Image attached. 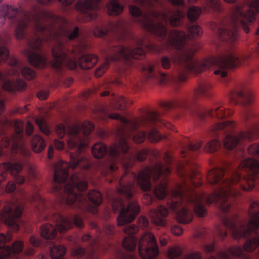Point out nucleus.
<instances>
[{
  "mask_svg": "<svg viewBox=\"0 0 259 259\" xmlns=\"http://www.w3.org/2000/svg\"><path fill=\"white\" fill-rule=\"evenodd\" d=\"M212 88L211 83L208 82H203L199 83L195 89V94L196 96L206 95Z\"/></svg>",
  "mask_w": 259,
  "mask_h": 259,
  "instance_id": "46",
  "label": "nucleus"
},
{
  "mask_svg": "<svg viewBox=\"0 0 259 259\" xmlns=\"http://www.w3.org/2000/svg\"><path fill=\"white\" fill-rule=\"evenodd\" d=\"M98 61L97 57L94 54H85L81 56L78 60V65L83 69L92 68Z\"/></svg>",
  "mask_w": 259,
  "mask_h": 259,
  "instance_id": "29",
  "label": "nucleus"
},
{
  "mask_svg": "<svg viewBox=\"0 0 259 259\" xmlns=\"http://www.w3.org/2000/svg\"><path fill=\"white\" fill-rule=\"evenodd\" d=\"M187 36L184 31L172 30L168 39L167 43L177 49H182L186 44Z\"/></svg>",
  "mask_w": 259,
  "mask_h": 259,
  "instance_id": "23",
  "label": "nucleus"
},
{
  "mask_svg": "<svg viewBox=\"0 0 259 259\" xmlns=\"http://www.w3.org/2000/svg\"><path fill=\"white\" fill-rule=\"evenodd\" d=\"M112 208L114 213L120 211L117 218L118 226H123L131 222L140 211V206L136 202L130 203L125 208L124 202L122 198H116L113 200Z\"/></svg>",
  "mask_w": 259,
  "mask_h": 259,
  "instance_id": "10",
  "label": "nucleus"
},
{
  "mask_svg": "<svg viewBox=\"0 0 259 259\" xmlns=\"http://www.w3.org/2000/svg\"><path fill=\"white\" fill-rule=\"evenodd\" d=\"M107 152L106 145L102 143H96L92 148V153L97 158L103 157Z\"/></svg>",
  "mask_w": 259,
  "mask_h": 259,
  "instance_id": "39",
  "label": "nucleus"
},
{
  "mask_svg": "<svg viewBox=\"0 0 259 259\" xmlns=\"http://www.w3.org/2000/svg\"><path fill=\"white\" fill-rule=\"evenodd\" d=\"M149 215L151 218L152 222L154 224L158 226H163L166 225L165 220L163 218L168 216V211L166 207L163 206H159L157 209H151Z\"/></svg>",
  "mask_w": 259,
  "mask_h": 259,
  "instance_id": "24",
  "label": "nucleus"
},
{
  "mask_svg": "<svg viewBox=\"0 0 259 259\" xmlns=\"http://www.w3.org/2000/svg\"><path fill=\"white\" fill-rule=\"evenodd\" d=\"M41 235L46 239H53L56 235V230L52 225L45 224L41 227Z\"/></svg>",
  "mask_w": 259,
  "mask_h": 259,
  "instance_id": "36",
  "label": "nucleus"
},
{
  "mask_svg": "<svg viewBox=\"0 0 259 259\" xmlns=\"http://www.w3.org/2000/svg\"><path fill=\"white\" fill-rule=\"evenodd\" d=\"M201 253L200 252L194 251L185 254L182 259H201Z\"/></svg>",
  "mask_w": 259,
  "mask_h": 259,
  "instance_id": "64",
  "label": "nucleus"
},
{
  "mask_svg": "<svg viewBox=\"0 0 259 259\" xmlns=\"http://www.w3.org/2000/svg\"><path fill=\"white\" fill-rule=\"evenodd\" d=\"M88 198L89 200L95 206H99L101 203V194L98 191L92 190L89 192Z\"/></svg>",
  "mask_w": 259,
  "mask_h": 259,
  "instance_id": "50",
  "label": "nucleus"
},
{
  "mask_svg": "<svg viewBox=\"0 0 259 259\" xmlns=\"http://www.w3.org/2000/svg\"><path fill=\"white\" fill-rule=\"evenodd\" d=\"M249 9L244 6L237 7L233 12L232 18L235 21H239L247 33L249 32V25L256 19L255 15L259 13V0H253L249 4Z\"/></svg>",
  "mask_w": 259,
  "mask_h": 259,
  "instance_id": "7",
  "label": "nucleus"
},
{
  "mask_svg": "<svg viewBox=\"0 0 259 259\" xmlns=\"http://www.w3.org/2000/svg\"><path fill=\"white\" fill-rule=\"evenodd\" d=\"M230 102L233 104H236L238 102V98L243 100L245 104L251 103L253 100V94L252 92L248 89L237 88L230 93Z\"/></svg>",
  "mask_w": 259,
  "mask_h": 259,
  "instance_id": "22",
  "label": "nucleus"
},
{
  "mask_svg": "<svg viewBox=\"0 0 259 259\" xmlns=\"http://www.w3.org/2000/svg\"><path fill=\"white\" fill-rule=\"evenodd\" d=\"M131 130H126L124 134H121L118 132V134L121 136V138L119 140L118 145L116 143L111 145L108 153L110 158L108 160L106 167L108 169V172H112L118 169V163L119 159L118 158L119 155L118 148H120L123 153H126L130 149V145L126 139L130 135V132Z\"/></svg>",
  "mask_w": 259,
  "mask_h": 259,
  "instance_id": "12",
  "label": "nucleus"
},
{
  "mask_svg": "<svg viewBox=\"0 0 259 259\" xmlns=\"http://www.w3.org/2000/svg\"><path fill=\"white\" fill-rule=\"evenodd\" d=\"M155 196L158 199H163L167 194L166 183L164 180L162 183L156 185L154 190Z\"/></svg>",
  "mask_w": 259,
  "mask_h": 259,
  "instance_id": "44",
  "label": "nucleus"
},
{
  "mask_svg": "<svg viewBox=\"0 0 259 259\" xmlns=\"http://www.w3.org/2000/svg\"><path fill=\"white\" fill-rule=\"evenodd\" d=\"M207 113L208 116L216 120L215 123L210 127L211 131H217L227 126H231V125L233 123L232 121H217L225 118L232 114V112L227 109L223 104L214 106L212 109L208 110Z\"/></svg>",
  "mask_w": 259,
  "mask_h": 259,
  "instance_id": "15",
  "label": "nucleus"
},
{
  "mask_svg": "<svg viewBox=\"0 0 259 259\" xmlns=\"http://www.w3.org/2000/svg\"><path fill=\"white\" fill-rule=\"evenodd\" d=\"M247 152L251 156L259 157V143H254L250 145L248 147Z\"/></svg>",
  "mask_w": 259,
  "mask_h": 259,
  "instance_id": "57",
  "label": "nucleus"
},
{
  "mask_svg": "<svg viewBox=\"0 0 259 259\" xmlns=\"http://www.w3.org/2000/svg\"><path fill=\"white\" fill-rule=\"evenodd\" d=\"M240 63V60L234 53H229L217 59L215 64L219 69L214 71V73L224 77L227 75L226 69L237 66Z\"/></svg>",
  "mask_w": 259,
  "mask_h": 259,
  "instance_id": "18",
  "label": "nucleus"
},
{
  "mask_svg": "<svg viewBox=\"0 0 259 259\" xmlns=\"http://www.w3.org/2000/svg\"><path fill=\"white\" fill-rule=\"evenodd\" d=\"M240 166L248 171L246 177H242L238 170L232 171L226 175H224V171L221 168L213 169L208 171L207 176L208 183L211 185L218 184V190L209 195L206 200L207 204L219 202L220 209L226 212L231 206L228 201L229 196H240L239 188L244 191L253 189L255 181L259 178V162L255 159L249 158L242 161Z\"/></svg>",
  "mask_w": 259,
  "mask_h": 259,
  "instance_id": "1",
  "label": "nucleus"
},
{
  "mask_svg": "<svg viewBox=\"0 0 259 259\" xmlns=\"http://www.w3.org/2000/svg\"><path fill=\"white\" fill-rule=\"evenodd\" d=\"M177 173L180 176L186 177L189 179H192L195 175L194 171H188V170L184 167L183 164H180L178 166Z\"/></svg>",
  "mask_w": 259,
  "mask_h": 259,
  "instance_id": "51",
  "label": "nucleus"
},
{
  "mask_svg": "<svg viewBox=\"0 0 259 259\" xmlns=\"http://www.w3.org/2000/svg\"><path fill=\"white\" fill-rule=\"evenodd\" d=\"M108 117L121 121L122 127L118 131L121 134H124L126 130H134L141 126L148 125L150 122H155L158 119V115L155 112H150L144 117L132 120H127L116 113L109 114Z\"/></svg>",
  "mask_w": 259,
  "mask_h": 259,
  "instance_id": "14",
  "label": "nucleus"
},
{
  "mask_svg": "<svg viewBox=\"0 0 259 259\" xmlns=\"http://www.w3.org/2000/svg\"><path fill=\"white\" fill-rule=\"evenodd\" d=\"M177 220L182 224H188L192 220L191 211L187 208V205L184 204L182 208L177 212Z\"/></svg>",
  "mask_w": 259,
  "mask_h": 259,
  "instance_id": "31",
  "label": "nucleus"
},
{
  "mask_svg": "<svg viewBox=\"0 0 259 259\" xmlns=\"http://www.w3.org/2000/svg\"><path fill=\"white\" fill-rule=\"evenodd\" d=\"M127 104H132V102H127L123 96H120L116 99L113 103L114 108L119 110H124L126 107Z\"/></svg>",
  "mask_w": 259,
  "mask_h": 259,
  "instance_id": "52",
  "label": "nucleus"
},
{
  "mask_svg": "<svg viewBox=\"0 0 259 259\" xmlns=\"http://www.w3.org/2000/svg\"><path fill=\"white\" fill-rule=\"evenodd\" d=\"M196 50L193 47H189L185 49L180 54L177 55L176 57H172L171 59L174 63L177 61L185 64L186 69L195 73H199L203 71L209 67L207 61L198 62L192 59V56Z\"/></svg>",
  "mask_w": 259,
  "mask_h": 259,
  "instance_id": "13",
  "label": "nucleus"
},
{
  "mask_svg": "<svg viewBox=\"0 0 259 259\" xmlns=\"http://www.w3.org/2000/svg\"><path fill=\"white\" fill-rule=\"evenodd\" d=\"M94 128V126L92 123L88 121L83 122L81 125V129L85 135L90 134Z\"/></svg>",
  "mask_w": 259,
  "mask_h": 259,
  "instance_id": "63",
  "label": "nucleus"
},
{
  "mask_svg": "<svg viewBox=\"0 0 259 259\" xmlns=\"http://www.w3.org/2000/svg\"><path fill=\"white\" fill-rule=\"evenodd\" d=\"M67 133L68 138L67 144L69 149L77 148V152H79L82 148L88 146L89 140L86 137L81 136L78 125L70 127Z\"/></svg>",
  "mask_w": 259,
  "mask_h": 259,
  "instance_id": "17",
  "label": "nucleus"
},
{
  "mask_svg": "<svg viewBox=\"0 0 259 259\" xmlns=\"http://www.w3.org/2000/svg\"><path fill=\"white\" fill-rule=\"evenodd\" d=\"M143 71L145 73L147 77L153 78L154 77L153 73L154 65L152 64H146L143 67Z\"/></svg>",
  "mask_w": 259,
  "mask_h": 259,
  "instance_id": "61",
  "label": "nucleus"
},
{
  "mask_svg": "<svg viewBox=\"0 0 259 259\" xmlns=\"http://www.w3.org/2000/svg\"><path fill=\"white\" fill-rule=\"evenodd\" d=\"M148 151L146 148L141 149L136 154V158L131 155L127 159L122 160V164L123 168L125 169L131 168L134 164L136 160L138 161H143L147 157Z\"/></svg>",
  "mask_w": 259,
  "mask_h": 259,
  "instance_id": "28",
  "label": "nucleus"
},
{
  "mask_svg": "<svg viewBox=\"0 0 259 259\" xmlns=\"http://www.w3.org/2000/svg\"><path fill=\"white\" fill-rule=\"evenodd\" d=\"M220 147V142L217 139L208 141L203 147V150L207 153H212L217 151Z\"/></svg>",
  "mask_w": 259,
  "mask_h": 259,
  "instance_id": "47",
  "label": "nucleus"
},
{
  "mask_svg": "<svg viewBox=\"0 0 259 259\" xmlns=\"http://www.w3.org/2000/svg\"><path fill=\"white\" fill-rule=\"evenodd\" d=\"M31 145L32 150L34 152L39 153L44 148L45 144L41 137L35 135L32 139Z\"/></svg>",
  "mask_w": 259,
  "mask_h": 259,
  "instance_id": "42",
  "label": "nucleus"
},
{
  "mask_svg": "<svg viewBox=\"0 0 259 259\" xmlns=\"http://www.w3.org/2000/svg\"><path fill=\"white\" fill-rule=\"evenodd\" d=\"M259 246V236L255 235L247 239L243 244V248L246 253L254 252Z\"/></svg>",
  "mask_w": 259,
  "mask_h": 259,
  "instance_id": "33",
  "label": "nucleus"
},
{
  "mask_svg": "<svg viewBox=\"0 0 259 259\" xmlns=\"http://www.w3.org/2000/svg\"><path fill=\"white\" fill-rule=\"evenodd\" d=\"M22 76L27 79H32L35 77V72L29 67H24L21 70Z\"/></svg>",
  "mask_w": 259,
  "mask_h": 259,
  "instance_id": "59",
  "label": "nucleus"
},
{
  "mask_svg": "<svg viewBox=\"0 0 259 259\" xmlns=\"http://www.w3.org/2000/svg\"><path fill=\"white\" fill-rule=\"evenodd\" d=\"M144 46V39H138L136 47L132 49L122 45L115 46L108 51L105 62L102 64L95 72L96 77L101 76L107 70L111 61H118L120 59L128 60L131 58L140 59L144 57L145 52L143 47Z\"/></svg>",
  "mask_w": 259,
  "mask_h": 259,
  "instance_id": "4",
  "label": "nucleus"
},
{
  "mask_svg": "<svg viewBox=\"0 0 259 259\" xmlns=\"http://www.w3.org/2000/svg\"><path fill=\"white\" fill-rule=\"evenodd\" d=\"M51 220L55 222L56 229L60 233H64L71 228V221L67 217L57 213L53 214Z\"/></svg>",
  "mask_w": 259,
  "mask_h": 259,
  "instance_id": "25",
  "label": "nucleus"
},
{
  "mask_svg": "<svg viewBox=\"0 0 259 259\" xmlns=\"http://www.w3.org/2000/svg\"><path fill=\"white\" fill-rule=\"evenodd\" d=\"M1 169L3 171H9L12 175H15L21 171L22 165L18 162H7L1 166Z\"/></svg>",
  "mask_w": 259,
  "mask_h": 259,
  "instance_id": "35",
  "label": "nucleus"
},
{
  "mask_svg": "<svg viewBox=\"0 0 259 259\" xmlns=\"http://www.w3.org/2000/svg\"><path fill=\"white\" fill-rule=\"evenodd\" d=\"M218 33L219 38L223 40L233 42L238 38V33L236 28L229 30L219 29L218 30Z\"/></svg>",
  "mask_w": 259,
  "mask_h": 259,
  "instance_id": "32",
  "label": "nucleus"
},
{
  "mask_svg": "<svg viewBox=\"0 0 259 259\" xmlns=\"http://www.w3.org/2000/svg\"><path fill=\"white\" fill-rule=\"evenodd\" d=\"M170 172L171 170L168 166L164 165L160 162H157L152 168L147 167L141 170L137 176L134 173H125L120 180L121 187L118 189V192L128 199L132 197L135 187L134 183L130 182V179L136 181L141 189L146 191L151 188V177H152L154 181H156L161 175L167 176Z\"/></svg>",
  "mask_w": 259,
  "mask_h": 259,
  "instance_id": "3",
  "label": "nucleus"
},
{
  "mask_svg": "<svg viewBox=\"0 0 259 259\" xmlns=\"http://www.w3.org/2000/svg\"><path fill=\"white\" fill-rule=\"evenodd\" d=\"M18 13V10L11 5H3L0 7V15L8 19L14 17Z\"/></svg>",
  "mask_w": 259,
  "mask_h": 259,
  "instance_id": "38",
  "label": "nucleus"
},
{
  "mask_svg": "<svg viewBox=\"0 0 259 259\" xmlns=\"http://www.w3.org/2000/svg\"><path fill=\"white\" fill-rule=\"evenodd\" d=\"M23 207L18 206L15 211L8 206L5 207L1 213V219L7 225L13 227V229L18 230L19 226L17 224V219L21 216Z\"/></svg>",
  "mask_w": 259,
  "mask_h": 259,
  "instance_id": "19",
  "label": "nucleus"
},
{
  "mask_svg": "<svg viewBox=\"0 0 259 259\" xmlns=\"http://www.w3.org/2000/svg\"><path fill=\"white\" fill-rule=\"evenodd\" d=\"M229 253L234 256L242 259H249L250 256L246 253L244 249L238 246H233L228 249Z\"/></svg>",
  "mask_w": 259,
  "mask_h": 259,
  "instance_id": "41",
  "label": "nucleus"
},
{
  "mask_svg": "<svg viewBox=\"0 0 259 259\" xmlns=\"http://www.w3.org/2000/svg\"><path fill=\"white\" fill-rule=\"evenodd\" d=\"M152 19H157L164 22L167 21V15L164 12L149 11L144 13L138 19V22L147 31L154 34L159 40H162L167 33L165 26L158 23L153 24Z\"/></svg>",
  "mask_w": 259,
  "mask_h": 259,
  "instance_id": "6",
  "label": "nucleus"
},
{
  "mask_svg": "<svg viewBox=\"0 0 259 259\" xmlns=\"http://www.w3.org/2000/svg\"><path fill=\"white\" fill-rule=\"evenodd\" d=\"M101 0H85L78 2L76 6L77 9L81 7L89 10H97L99 9V3Z\"/></svg>",
  "mask_w": 259,
  "mask_h": 259,
  "instance_id": "37",
  "label": "nucleus"
},
{
  "mask_svg": "<svg viewBox=\"0 0 259 259\" xmlns=\"http://www.w3.org/2000/svg\"><path fill=\"white\" fill-rule=\"evenodd\" d=\"M137 240L133 236L125 237L122 242L124 248L128 251H132L136 248Z\"/></svg>",
  "mask_w": 259,
  "mask_h": 259,
  "instance_id": "49",
  "label": "nucleus"
},
{
  "mask_svg": "<svg viewBox=\"0 0 259 259\" xmlns=\"http://www.w3.org/2000/svg\"><path fill=\"white\" fill-rule=\"evenodd\" d=\"M82 162L86 163V159L80 156L75 158L72 154L70 155V163L64 161L58 162L55 166L54 176L55 185L53 186V190L57 191L60 189V183L66 180L68 174V169L69 167L75 169L78 166L80 165Z\"/></svg>",
  "mask_w": 259,
  "mask_h": 259,
  "instance_id": "9",
  "label": "nucleus"
},
{
  "mask_svg": "<svg viewBox=\"0 0 259 259\" xmlns=\"http://www.w3.org/2000/svg\"><path fill=\"white\" fill-rule=\"evenodd\" d=\"M259 136V130L253 128L246 132H241L236 135H227L223 139L224 146L228 149L235 148L238 144L245 140H253Z\"/></svg>",
  "mask_w": 259,
  "mask_h": 259,
  "instance_id": "16",
  "label": "nucleus"
},
{
  "mask_svg": "<svg viewBox=\"0 0 259 259\" xmlns=\"http://www.w3.org/2000/svg\"><path fill=\"white\" fill-rule=\"evenodd\" d=\"M139 254L142 259H156L159 249L156 238L151 232H146L141 237L138 245Z\"/></svg>",
  "mask_w": 259,
  "mask_h": 259,
  "instance_id": "11",
  "label": "nucleus"
},
{
  "mask_svg": "<svg viewBox=\"0 0 259 259\" xmlns=\"http://www.w3.org/2000/svg\"><path fill=\"white\" fill-rule=\"evenodd\" d=\"M106 7L108 14L111 16L118 15L123 10V6L119 4L115 0H111L107 4Z\"/></svg>",
  "mask_w": 259,
  "mask_h": 259,
  "instance_id": "34",
  "label": "nucleus"
},
{
  "mask_svg": "<svg viewBox=\"0 0 259 259\" xmlns=\"http://www.w3.org/2000/svg\"><path fill=\"white\" fill-rule=\"evenodd\" d=\"M202 13V9L197 6H191L187 10V15L188 20L194 22L197 20Z\"/></svg>",
  "mask_w": 259,
  "mask_h": 259,
  "instance_id": "43",
  "label": "nucleus"
},
{
  "mask_svg": "<svg viewBox=\"0 0 259 259\" xmlns=\"http://www.w3.org/2000/svg\"><path fill=\"white\" fill-rule=\"evenodd\" d=\"M43 39L39 37L32 39L28 42V46L30 48L39 49L42 45Z\"/></svg>",
  "mask_w": 259,
  "mask_h": 259,
  "instance_id": "60",
  "label": "nucleus"
},
{
  "mask_svg": "<svg viewBox=\"0 0 259 259\" xmlns=\"http://www.w3.org/2000/svg\"><path fill=\"white\" fill-rule=\"evenodd\" d=\"M15 133L12 137V152L15 153L20 148H21L22 132L23 130L24 125L20 120H16L14 124ZM21 150L22 149H21Z\"/></svg>",
  "mask_w": 259,
  "mask_h": 259,
  "instance_id": "26",
  "label": "nucleus"
},
{
  "mask_svg": "<svg viewBox=\"0 0 259 259\" xmlns=\"http://www.w3.org/2000/svg\"><path fill=\"white\" fill-rule=\"evenodd\" d=\"M74 186L78 191L85 190L88 186L87 182L81 179L77 175H73L70 178V182L65 186L64 198L66 204L71 206L75 204L76 206L79 204H84L86 202V197L82 195H77L74 192Z\"/></svg>",
  "mask_w": 259,
  "mask_h": 259,
  "instance_id": "8",
  "label": "nucleus"
},
{
  "mask_svg": "<svg viewBox=\"0 0 259 259\" xmlns=\"http://www.w3.org/2000/svg\"><path fill=\"white\" fill-rule=\"evenodd\" d=\"M188 190L187 184L182 185H178L176 189L172 191V199L169 204V207L173 210L180 207L182 205L181 201L184 198L186 199L188 202L195 203V206L194 208V211L195 214L199 217H204L206 213V210L202 203L205 202L207 205L206 200L209 197L205 194H197L193 193L191 196H187L185 194V191Z\"/></svg>",
  "mask_w": 259,
  "mask_h": 259,
  "instance_id": "5",
  "label": "nucleus"
},
{
  "mask_svg": "<svg viewBox=\"0 0 259 259\" xmlns=\"http://www.w3.org/2000/svg\"><path fill=\"white\" fill-rule=\"evenodd\" d=\"M146 137L145 132H139L135 133L132 136L133 141L136 144H140L144 142Z\"/></svg>",
  "mask_w": 259,
  "mask_h": 259,
  "instance_id": "58",
  "label": "nucleus"
},
{
  "mask_svg": "<svg viewBox=\"0 0 259 259\" xmlns=\"http://www.w3.org/2000/svg\"><path fill=\"white\" fill-rule=\"evenodd\" d=\"M248 214L250 217L257 216L256 220L259 221V203L257 202H254L251 204L249 210Z\"/></svg>",
  "mask_w": 259,
  "mask_h": 259,
  "instance_id": "55",
  "label": "nucleus"
},
{
  "mask_svg": "<svg viewBox=\"0 0 259 259\" xmlns=\"http://www.w3.org/2000/svg\"><path fill=\"white\" fill-rule=\"evenodd\" d=\"M65 252L66 250L64 246H55L51 249L50 255L52 259H64Z\"/></svg>",
  "mask_w": 259,
  "mask_h": 259,
  "instance_id": "45",
  "label": "nucleus"
},
{
  "mask_svg": "<svg viewBox=\"0 0 259 259\" xmlns=\"http://www.w3.org/2000/svg\"><path fill=\"white\" fill-rule=\"evenodd\" d=\"M35 122L40 130L46 135H48L50 131L48 127L45 120L42 118H38L35 119Z\"/></svg>",
  "mask_w": 259,
  "mask_h": 259,
  "instance_id": "56",
  "label": "nucleus"
},
{
  "mask_svg": "<svg viewBox=\"0 0 259 259\" xmlns=\"http://www.w3.org/2000/svg\"><path fill=\"white\" fill-rule=\"evenodd\" d=\"M15 82L11 79H7L4 81L2 84V89L7 91H15Z\"/></svg>",
  "mask_w": 259,
  "mask_h": 259,
  "instance_id": "62",
  "label": "nucleus"
},
{
  "mask_svg": "<svg viewBox=\"0 0 259 259\" xmlns=\"http://www.w3.org/2000/svg\"><path fill=\"white\" fill-rule=\"evenodd\" d=\"M53 60L52 67L54 68H61L68 56V50L65 46L60 42H57L52 48Z\"/></svg>",
  "mask_w": 259,
  "mask_h": 259,
  "instance_id": "20",
  "label": "nucleus"
},
{
  "mask_svg": "<svg viewBox=\"0 0 259 259\" xmlns=\"http://www.w3.org/2000/svg\"><path fill=\"white\" fill-rule=\"evenodd\" d=\"M23 246L22 242L17 241L13 244L12 249L9 246L4 247L1 251L0 259H10L9 257L12 252L14 253H18L22 251Z\"/></svg>",
  "mask_w": 259,
  "mask_h": 259,
  "instance_id": "30",
  "label": "nucleus"
},
{
  "mask_svg": "<svg viewBox=\"0 0 259 259\" xmlns=\"http://www.w3.org/2000/svg\"><path fill=\"white\" fill-rule=\"evenodd\" d=\"M24 53L29 59L30 63L37 67H42L46 64V59L42 55L33 52L29 49H25Z\"/></svg>",
  "mask_w": 259,
  "mask_h": 259,
  "instance_id": "27",
  "label": "nucleus"
},
{
  "mask_svg": "<svg viewBox=\"0 0 259 259\" xmlns=\"http://www.w3.org/2000/svg\"><path fill=\"white\" fill-rule=\"evenodd\" d=\"M123 22L121 20L110 22L108 27L105 25L96 26L93 30V34L97 37H103L110 32L120 31L123 28Z\"/></svg>",
  "mask_w": 259,
  "mask_h": 259,
  "instance_id": "21",
  "label": "nucleus"
},
{
  "mask_svg": "<svg viewBox=\"0 0 259 259\" xmlns=\"http://www.w3.org/2000/svg\"><path fill=\"white\" fill-rule=\"evenodd\" d=\"M181 248L179 246H174L170 247L167 251L168 257L173 259L179 257L182 253Z\"/></svg>",
  "mask_w": 259,
  "mask_h": 259,
  "instance_id": "54",
  "label": "nucleus"
},
{
  "mask_svg": "<svg viewBox=\"0 0 259 259\" xmlns=\"http://www.w3.org/2000/svg\"><path fill=\"white\" fill-rule=\"evenodd\" d=\"M202 34V29L198 25H193L190 26L188 29V37L190 39L200 37Z\"/></svg>",
  "mask_w": 259,
  "mask_h": 259,
  "instance_id": "48",
  "label": "nucleus"
},
{
  "mask_svg": "<svg viewBox=\"0 0 259 259\" xmlns=\"http://www.w3.org/2000/svg\"><path fill=\"white\" fill-rule=\"evenodd\" d=\"M184 17V12L182 10H177L174 11L169 19L170 25L179 26L181 25V20Z\"/></svg>",
  "mask_w": 259,
  "mask_h": 259,
  "instance_id": "40",
  "label": "nucleus"
},
{
  "mask_svg": "<svg viewBox=\"0 0 259 259\" xmlns=\"http://www.w3.org/2000/svg\"><path fill=\"white\" fill-rule=\"evenodd\" d=\"M31 20L34 21V28L35 32L45 36L44 39L46 41L62 37L73 40L79 35L78 27L67 30L64 27L56 25L60 22L65 23L66 20L64 18L56 16L51 12L42 11L38 7L34 6L29 12L16 21L15 29V36L16 39L21 40L24 38L25 29L29 22Z\"/></svg>",
  "mask_w": 259,
  "mask_h": 259,
  "instance_id": "2",
  "label": "nucleus"
},
{
  "mask_svg": "<svg viewBox=\"0 0 259 259\" xmlns=\"http://www.w3.org/2000/svg\"><path fill=\"white\" fill-rule=\"evenodd\" d=\"M147 139L152 143H156L162 139V137L157 130L153 128L148 133Z\"/></svg>",
  "mask_w": 259,
  "mask_h": 259,
  "instance_id": "53",
  "label": "nucleus"
}]
</instances>
